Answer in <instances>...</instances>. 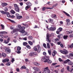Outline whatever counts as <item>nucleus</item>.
<instances>
[{"instance_id": "nucleus-1", "label": "nucleus", "mask_w": 73, "mask_h": 73, "mask_svg": "<svg viewBox=\"0 0 73 73\" xmlns=\"http://www.w3.org/2000/svg\"><path fill=\"white\" fill-rule=\"evenodd\" d=\"M53 33H51V34H49L48 33H47L46 34V37L47 38V40H46V41L47 42H50L51 40H49V38L50 37H52V35Z\"/></svg>"}, {"instance_id": "nucleus-2", "label": "nucleus", "mask_w": 73, "mask_h": 73, "mask_svg": "<svg viewBox=\"0 0 73 73\" xmlns=\"http://www.w3.org/2000/svg\"><path fill=\"white\" fill-rule=\"evenodd\" d=\"M42 59L44 60V62H46L48 61V60L49 59V57L48 56H45L42 57Z\"/></svg>"}, {"instance_id": "nucleus-3", "label": "nucleus", "mask_w": 73, "mask_h": 73, "mask_svg": "<svg viewBox=\"0 0 73 73\" xmlns=\"http://www.w3.org/2000/svg\"><path fill=\"white\" fill-rule=\"evenodd\" d=\"M50 70L48 69V67L45 68L43 71V73H49Z\"/></svg>"}, {"instance_id": "nucleus-4", "label": "nucleus", "mask_w": 73, "mask_h": 73, "mask_svg": "<svg viewBox=\"0 0 73 73\" xmlns=\"http://www.w3.org/2000/svg\"><path fill=\"white\" fill-rule=\"evenodd\" d=\"M14 7L16 11V12H19L20 9H19V7L18 5L16 4H15Z\"/></svg>"}, {"instance_id": "nucleus-5", "label": "nucleus", "mask_w": 73, "mask_h": 73, "mask_svg": "<svg viewBox=\"0 0 73 73\" xmlns=\"http://www.w3.org/2000/svg\"><path fill=\"white\" fill-rule=\"evenodd\" d=\"M60 52L61 53H62V54H66L68 53V51L66 49L64 50L63 51L60 50Z\"/></svg>"}, {"instance_id": "nucleus-6", "label": "nucleus", "mask_w": 73, "mask_h": 73, "mask_svg": "<svg viewBox=\"0 0 73 73\" xmlns=\"http://www.w3.org/2000/svg\"><path fill=\"white\" fill-rule=\"evenodd\" d=\"M42 11H45V9H53V8L48 7H42Z\"/></svg>"}, {"instance_id": "nucleus-7", "label": "nucleus", "mask_w": 73, "mask_h": 73, "mask_svg": "<svg viewBox=\"0 0 73 73\" xmlns=\"http://www.w3.org/2000/svg\"><path fill=\"white\" fill-rule=\"evenodd\" d=\"M62 29L61 27H59L57 31H56V33L58 35H59L60 34V32L62 31Z\"/></svg>"}, {"instance_id": "nucleus-8", "label": "nucleus", "mask_w": 73, "mask_h": 73, "mask_svg": "<svg viewBox=\"0 0 73 73\" xmlns=\"http://www.w3.org/2000/svg\"><path fill=\"white\" fill-rule=\"evenodd\" d=\"M37 55V54L35 52H31L29 53V56L31 57H32L33 56H36Z\"/></svg>"}, {"instance_id": "nucleus-9", "label": "nucleus", "mask_w": 73, "mask_h": 73, "mask_svg": "<svg viewBox=\"0 0 73 73\" xmlns=\"http://www.w3.org/2000/svg\"><path fill=\"white\" fill-rule=\"evenodd\" d=\"M20 33H22V35L23 36H25L27 34V32L25 31H21Z\"/></svg>"}, {"instance_id": "nucleus-10", "label": "nucleus", "mask_w": 73, "mask_h": 73, "mask_svg": "<svg viewBox=\"0 0 73 73\" xmlns=\"http://www.w3.org/2000/svg\"><path fill=\"white\" fill-rule=\"evenodd\" d=\"M19 31V29H14L13 31L11 32V33L13 34L15 32H18Z\"/></svg>"}, {"instance_id": "nucleus-11", "label": "nucleus", "mask_w": 73, "mask_h": 73, "mask_svg": "<svg viewBox=\"0 0 73 73\" xmlns=\"http://www.w3.org/2000/svg\"><path fill=\"white\" fill-rule=\"evenodd\" d=\"M56 29V27H50L49 28V31H55Z\"/></svg>"}, {"instance_id": "nucleus-12", "label": "nucleus", "mask_w": 73, "mask_h": 73, "mask_svg": "<svg viewBox=\"0 0 73 73\" xmlns=\"http://www.w3.org/2000/svg\"><path fill=\"white\" fill-rule=\"evenodd\" d=\"M66 21L67 23V25H69L70 24V20L67 19L66 20Z\"/></svg>"}, {"instance_id": "nucleus-13", "label": "nucleus", "mask_w": 73, "mask_h": 73, "mask_svg": "<svg viewBox=\"0 0 73 73\" xmlns=\"http://www.w3.org/2000/svg\"><path fill=\"white\" fill-rule=\"evenodd\" d=\"M9 61V59H3L2 60V62H3V63H4V62H8Z\"/></svg>"}, {"instance_id": "nucleus-14", "label": "nucleus", "mask_w": 73, "mask_h": 73, "mask_svg": "<svg viewBox=\"0 0 73 73\" xmlns=\"http://www.w3.org/2000/svg\"><path fill=\"white\" fill-rule=\"evenodd\" d=\"M37 47L38 48V50H37V52H38V53H40V51H41V48H40V45H37Z\"/></svg>"}, {"instance_id": "nucleus-15", "label": "nucleus", "mask_w": 73, "mask_h": 73, "mask_svg": "<svg viewBox=\"0 0 73 73\" xmlns=\"http://www.w3.org/2000/svg\"><path fill=\"white\" fill-rule=\"evenodd\" d=\"M63 12L66 15V16H68V17H71V16H70V15L68 13H67L65 12V11H63Z\"/></svg>"}, {"instance_id": "nucleus-16", "label": "nucleus", "mask_w": 73, "mask_h": 73, "mask_svg": "<svg viewBox=\"0 0 73 73\" xmlns=\"http://www.w3.org/2000/svg\"><path fill=\"white\" fill-rule=\"evenodd\" d=\"M0 12H1V13H3V14H5V15L9 14V13L6 12H4V11H0Z\"/></svg>"}, {"instance_id": "nucleus-17", "label": "nucleus", "mask_w": 73, "mask_h": 73, "mask_svg": "<svg viewBox=\"0 0 73 73\" xmlns=\"http://www.w3.org/2000/svg\"><path fill=\"white\" fill-rule=\"evenodd\" d=\"M25 28L24 27H21V29L19 30V32H20V31H24V30L25 29Z\"/></svg>"}, {"instance_id": "nucleus-18", "label": "nucleus", "mask_w": 73, "mask_h": 73, "mask_svg": "<svg viewBox=\"0 0 73 73\" xmlns=\"http://www.w3.org/2000/svg\"><path fill=\"white\" fill-rule=\"evenodd\" d=\"M27 5L31 7V6H32V3H31L30 2H28L27 3Z\"/></svg>"}, {"instance_id": "nucleus-19", "label": "nucleus", "mask_w": 73, "mask_h": 73, "mask_svg": "<svg viewBox=\"0 0 73 73\" xmlns=\"http://www.w3.org/2000/svg\"><path fill=\"white\" fill-rule=\"evenodd\" d=\"M57 54V52L56 51H54L52 53V55L53 57H54L55 55Z\"/></svg>"}, {"instance_id": "nucleus-20", "label": "nucleus", "mask_w": 73, "mask_h": 73, "mask_svg": "<svg viewBox=\"0 0 73 73\" xmlns=\"http://www.w3.org/2000/svg\"><path fill=\"white\" fill-rule=\"evenodd\" d=\"M57 17V16L56 14H54L51 16V17L53 19H56Z\"/></svg>"}, {"instance_id": "nucleus-21", "label": "nucleus", "mask_w": 73, "mask_h": 73, "mask_svg": "<svg viewBox=\"0 0 73 73\" xmlns=\"http://www.w3.org/2000/svg\"><path fill=\"white\" fill-rule=\"evenodd\" d=\"M33 69L34 70L36 71H38L39 70V68L37 67H33Z\"/></svg>"}, {"instance_id": "nucleus-22", "label": "nucleus", "mask_w": 73, "mask_h": 73, "mask_svg": "<svg viewBox=\"0 0 73 73\" xmlns=\"http://www.w3.org/2000/svg\"><path fill=\"white\" fill-rule=\"evenodd\" d=\"M68 64L69 65H71V66H72V65H73V62H71V61H70H70L68 62Z\"/></svg>"}, {"instance_id": "nucleus-23", "label": "nucleus", "mask_w": 73, "mask_h": 73, "mask_svg": "<svg viewBox=\"0 0 73 73\" xmlns=\"http://www.w3.org/2000/svg\"><path fill=\"white\" fill-rule=\"evenodd\" d=\"M69 61H70V60L69 59H67L64 61V64H67L68 62V63Z\"/></svg>"}, {"instance_id": "nucleus-24", "label": "nucleus", "mask_w": 73, "mask_h": 73, "mask_svg": "<svg viewBox=\"0 0 73 73\" xmlns=\"http://www.w3.org/2000/svg\"><path fill=\"white\" fill-rule=\"evenodd\" d=\"M7 33H8L5 31H2L0 33V34H2V35H5V34H7Z\"/></svg>"}, {"instance_id": "nucleus-25", "label": "nucleus", "mask_w": 73, "mask_h": 73, "mask_svg": "<svg viewBox=\"0 0 73 73\" xmlns=\"http://www.w3.org/2000/svg\"><path fill=\"white\" fill-rule=\"evenodd\" d=\"M49 22L50 23H51L52 24V23H53V19H49Z\"/></svg>"}, {"instance_id": "nucleus-26", "label": "nucleus", "mask_w": 73, "mask_h": 73, "mask_svg": "<svg viewBox=\"0 0 73 73\" xmlns=\"http://www.w3.org/2000/svg\"><path fill=\"white\" fill-rule=\"evenodd\" d=\"M8 5V4L6 3H2V6L4 7V6H6V5Z\"/></svg>"}, {"instance_id": "nucleus-27", "label": "nucleus", "mask_w": 73, "mask_h": 73, "mask_svg": "<svg viewBox=\"0 0 73 73\" xmlns=\"http://www.w3.org/2000/svg\"><path fill=\"white\" fill-rule=\"evenodd\" d=\"M47 48L48 49H50V44L49 43H47Z\"/></svg>"}, {"instance_id": "nucleus-28", "label": "nucleus", "mask_w": 73, "mask_h": 73, "mask_svg": "<svg viewBox=\"0 0 73 73\" xmlns=\"http://www.w3.org/2000/svg\"><path fill=\"white\" fill-rule=\"evenodd\" d=\"M34 65H36V66H39V65H40V64H39V63H38L36 62H34Z\"/></svg>"}, {"instance_id": "nucleus-29", "label": "nucleus", "mask_w": 73, "mask_h": 73, "mask_svg": "<svg viewBox=\"0 0 73 73\" xmlns=\"http://www.w3.org/2000/svg\"><path fill=\"white\" fill-rule=\"evenodd\" d=\"M68 35H64L63 36V38L64 40H66V39H67V38H68Z\"/></svg>"}, {"instance_id": "nucleus-30", "label": "nucleus", "mask_w": 73, "mask_h": 73, "mask_svg": "<svg viewBox=\"0 0 73 73\" xmlns=\"http://www.w3.org/2000/svg\"><path fill=\"white\" fill-rule=\"evenodd\" d=\"M21 48L20 46H18L17 48V51H19L21 50Z\"/></svg>"}, {"instance_id": "nucleus-31", "label": "nucleus", "mask_w": 73, "mask_h": 73, "mask_svg": "<svg viewBox=\"0 0 73 73\" xmlns=\"http://www.w3.org/2000/svg\"><path fill=\"white\" fill-rule=\"evenodd\" d=\"M22 17H22V16H20L19 15V16L17 17V19H21V18H22Z\"/></svg>"}, {"instance_id": "nucleus-32", "label": "nucleus", "mask_w": 73, "mask_h": 73, "mask_svg": "<svg viewBox=\"0 0 73 73\" xmlns=\"http://www.w3.org/2000/svg\"><path fill=\"white\" fill-rule=\"evenodd\" d=\"M2 55L3 57H6V56H7L6 54L4 53H2Z\"/></svg>"}, {"instance_id": "nucleus-33", "label": "nucleus", "mask_w": 73, "mask_h": 73, "mask_svg": "<svg viewBox=\"0 0 73 73\" xmlns=\"http://www.w3.org/2000/svg\"><path fill=\"white\" fill-rule=\"evenodd\" d=\"M11 65V62H8L6 64V65L7 66H10Z\"/></svg>"}, {"instance_id": "nucleus-34", "label": "nucleus", "mask_w": 73, "mask_h": 73, "mask_svg": "<svg viewBox=\"0 0 73 73\" xmlns=\"http://www.w3.org/2000/svg\"><path fill=\"white\" fill-rule=\"evenodd\" d=\"M17 27L19 29H20L21 28V26L20 25H18L17 26Z\"/></svg>"}, {"instance_id": "nucleus-35", "label": "nucleus", "mask_w": 73, "mask_h": 73, "mask_svg": "<svg viewBox=\"0 0 73 73\" xmlns=\"http://www.w3.org/2000/svg\"><path fill=\"white\" fill-rule=\"evenodd\" d=\"M4 42L5 44H8V42H9V41H7V40H5L4 41Z\"/></svg>"}, {"instance_id": "nucleus-36", "label": "nucleus", "mask_w": 73, "mask_h": 73, "mask_svg": "<svg viewBox=\"0 0 73 73\" xmlns=\"http://www.w3.org/2000/svg\"><path fill=\"white\" fill-rule=\"evenodd\" d=\"M48 52L50 56L51 55V50H48Z\"/></svg>"}, {"instance_id": "nucleus-37", "label": "nucleus", "mask_w": 73, "mask_h": 73, "mask_svg": "<svg viewBox=\"0 0 73 73\" xmlns=\"http://www.w3.org/2000/svg\"><path fill=\"white\" fill-rule=\"evenodd\" d=\"M47 63L48 64H50L51 63H52V61L49 59L47 60Z\"/></svg>"}, {"instance_id": "nucleus-38", "label": "nucleus", "mask_w": 73, "mask_h": 73, "mask_svg": "<svg viewBox=\"0 0 73 73\" xmlns=\"http://www.w3.org/2000/svg\"><path fill=\"white\" fill-rule=\"evenodd\" d=\"M34 50L35 51H37V47L36 46H35L33 48Z\"/></svg>"}, {"instance_id": "nucleus-39", "label": "nucleus", "mask_w": 73, "mask_h": 73, "mask_svg": "<svg viewBox=\"0 0 73 73\" xmlns=\"http://www.w3.org/2000/svg\"><path fill=\"white\" fill-rule=\"evenodd\" d=\"M31 7L30 6H27L26 7H25V9L26 10H27L28 9H29Z\"/></svg>"}, {"instance_id": "nucleus-40", "label": "nucleus", "mask_w": 73, "mask_h": 73, "mask_svg": "<svg viewBox=\"0 0 73 73\" xmlns=\"http://www.w3.org/2000/svg\"><path fill=\"white\" fill-rule=\"evenodd\" d=\"M11 13L12 14H15V11L13 10H12L11 11Z\"/></svg>"}, {"instance_id": "nucleus-41", "label": "nucleus", "mask_w": 73, "mask_h": 73, "mask_svg": "<svg viewBox=\"0 0 73 73\" xmlns=\"http://www.w3.org/2000/svg\"><path fill=\"white\" fill-rule=\"evenodd\" d=\"M28 43L30 44V45H33V42H31V41H29L28 42Z\"/></svg>"}, {"instance_id": "nucleus-42", "label": "nucleus", "mask_w": 73, "mask_h": 73, "mask_svg": "<svg viewBox=\"0 0 73 73\" xmlns=\"http://www.w3.org/2000/svg\"><path fill=\"white\" fill-rule=\"evenodd\" d=\"M7 20H9L10 21H11V22H12V23H15V21H14L11 20V19H7Z\"/></svg>"}, {"instance_id": "nucleus-43", "label": "nucleus", "mask_w": 73, "mask_h": 73, "mask_svg": "<svg viewBox=\"0 0 73 73\" xmlns=\"http://www.w3.org/2000/svg\"><path fill=\"white\" fill-rule=\"evenodd\" d=\"M43 46L46 49L47 48V47H46V44L45 43H44L43 44Z\"/></svg>"}, {"instance_id": "nucleus-44", "label": "nucleus", "mask_w": 73, "mask_h": 73, "mask_svg": "<svg viewBox=\"0 0 73 73\" xmlns=\"http://www.w3.org/2000/svg\"><path fill=\"white\" fill-rule=\"evenodd\" d=\"M23 44L24 46H25L28 44V43L27 42H23Z\"/></svg>"}, {"instance_id": "nucleus-45", "label": "nucleus", "mask_w": 73, "mask_h": 73, "mask_svg": "<svg viewBox=\"0 0 73 73\" xmlns=\"http://www.w3.org/2000/svg\"><path fill=\"white\" fill-rule=\"evenodd\" d=\"M26 46L27 48H28V49H31V46H30L29 45H26Z\"/></svg>"}, {"instance_id": "nucleus-46", "label": "nucleus", "mask_w": 73, "mask_h": 73, "mask_svg": "<svg viewBox=\"0 0 73 73\" xmlns=\"http://www.w3.org/2000/svg\"><path fill=\"white\" fill-rule=\"evenodd\" d=\"M9 49V48H7V47H5V51L7 52V51Z\"/></svg>"}, {"instance_id": "nucleus-47", "label": "nucleus", "mask_w": 73, "mask_h": 73, "mask_svg": "<svg viewBox=\"0 0 73 73\" xmlns=\"http://www.w3.org/2000/svg\"><path fill=\"white\" fill-rule=\"evenodd\" d=\"M61 35H58L57 37L59 39H60V38H62V37H61Z\"/></svg>"}, {"instance_id": "nucleus-48", "label": "nucleus", "mask_w": 73, "mask_h": 73, "mask_svg": "<svg viewBox=\"0 0 73 73\" xmlns=\"http://www.w3.org/2000/svg\"><path fill=\"white\" fill-rule=\"evenodd\" d=\"M55 40L56 41V42L59 41L60 39H58V38H56L55 39Z\"/></svg>"}, {"instance_id": "nucleus-49", "label": "nucleus", "mask_w": 73, "mask_h": 73, "mask_svg": "<svg viewBox=\"0 0 73 73\" xmlns=\"http://www.w3.org/2000/svg\"><path fill=\"white\" fill-rule=\"evenodd\" d=\"M64 68H62V70H61V73H64Z\"/></svg>"}, {"instance_id": "nucleus-50", "label": "nucleus", "mask_w": 73, "mask_h": 73, "mask_svg": "<svg viewBox=\"0 0 73 73\" xmlns=\"http://www.w3.org/2000/svg\"><path fill=\"white\" fill-rule=\"evenodd\" d=\"M11 61V62H12V63H13V62L15 61V59H14V58H12V59Z\"/></svg>"}, {"instance_id": "nucleus-51", "label": "nucleus", "mask_w": 73, "mask_h": 73, "mask_svg": "<svg viewBox=\"0 0 73 73\" xmlns=\"http://www.w3.org/2000/svg\"><path fill=\"white\" fill-rule=\"evenodd\" d=\"M70 37H73V34H71L69 36Z\"/></svg>"}, {"instance_id": "nucleus-52", "label": "nucleus", "mask_w": 73, "mask_h": 73, "mask_svg": "<svg viewBox=\"0 0 73 73\" xmlns=\"http://www.w3.org/2000/svg\"><path fill=\"white\" fill-rule=\"evenodd\" d=\"M68 46L70 48H73L72 45V44L71 45H69Z\"/></svg>"}, {"instance_id": "nucleus-53", "label": "nucleus", "mask_w": 73, "mask_h": 73, "mask_svg": "<svg viewBox=\"0 0 73 73\" xmlns=\"http://www.w3.org/2000/svg\"><path fill=\"white\" fill-rule=\"evenodd\" d=\"M4 11L5 12H7L8 11V8L6 7L5 9H4Z\"/></svg>"}, {"instance_id": "nucleus-54", "label": "nucleus", "mask_w": 73, "mask_h": 73, "mask_svg": "<svg viewBox=\"0 0 73 73\" xmlns=\"http://www.w3.org/2000/svg\"><path fill=\"white\" fill-rule=\"evenodd\" d=\"M19 16H20V15L19 14L17 13H16V17H18Z\"/></svg>"}, {"instance_id": "nucleus-55", "label": "nucleus", "mask_w": 73, "mask_h": 73, "mask_svg": "<svg viewBox=\"0 0 73 73\" xmlns=\"http://www.w3.org/2000/svg\"><path fill=\"white\" fill-rule=\"evenodd\" d=\"M70 68V67L69 66H68L67 67V69L68 71H69V69Z\"/></svg>"}, {"instance_id": "nucleus-56", "label": "nucleus", "mask_w": 73, "mask_h": 73, "mask_svg": "<svg viewBox=\"0 0 73 73\" xmlns=\"http://www.w3.org/2000/svg\"><path fill=\"white\" fill-rule=\"evenodd\" d=\"M21 68H22V69H25V66H22L21 67Z\"/></svg>"}, {"instance_id": "nucleus-57", "label": "nucleus", "mask_w": 73, "mask_h": 73, "mask_svg": "<svg viewBox=\"0 0 73 73\" xmlns=\"http://www.w3.org/2000/svg\"><path fill=\"white\" fill-rule=\"evenodd\" d=\"M1 27H2V29H4V26L3 25H1Z\"/></svg>"}, {"instance_id": "nucleus-58", "label": "nucleus", "mask_w": 73, "mask_h": 73, "mask_svg": "<svg viewBox=\"0 0 73 73\" xmlns=\"http://www.w3.org/2000/svg\"><path fill=\"white\" fill-rule=\"evenodd\" d=\"M6 52H8V53H11V49H9L8 50H7Z\"/></svg>"}, {"instance_id": "nucleus-59", "label": "nucleus", "mask_w": 73, "mask_h": 73, "mask_svg": "<svg viewBox=\"0 0 73 73\" xmlns=\"http://www.w3.org/2000/svg\"><path fill=\"white\" fill-rule=\"evenodd\" d=\"M29 38H30V39H31V40H32V39L33 38V37L32 36H29Z\"/></svg>"}, {"instance_id": "nucleus-60", "label": "nucleus", "mask_w": 73, "mask_h": 73, "mask_svg": "<svg viewBox=\"0 0 73 73\" xmlns=\"http://www.w3.org/2000/svg\"><path fill=\"white\" fill-rule=\"evenodd\" d=\"M58 60L60 62H61V61H63L62 60V59H61V58H59Z\"/></svg>"}, {"instance_id": "nucleus-61", "label": "nucleus", "mask_w": 73, "mask_h": 73, "mask_svg": "<svg viewBox=\"0 0 73 73\" xmlns=\"http://www.w3.org/2000/svg\"><path fill=\"white\" fill-rule=\"evenodd\" d=\"M61 41H60L59 42H57V44H58V45H60V44H61Z\"/></svg>"}, {"instance_id": "nucleus-62", "label": "nucleus", "mask_w": 73, "mask_h": 73, "mask_svg": "<svg viewBox=\"0 0 73 73\" xmlns=\"http://www.w3.org/2000/svg\"><path fill=\"white\" fill-rule=\"evenodd\" d=\"M54 72H55L56 73H58V71L56 70H55Z\"/></svg>"}, {"instance_id": "nucleus-63", "label": "nucleus", "mask_w": 73, "mask_h": 73, "mask_svg": "<svg viewBox=\"0 0 73 73\" xmlns=\"http://www.w3.org/2000/svg\"><path fill=\"white\" fill-rule=\"evenodd\" d=\"M17 53L18 54H20V53H21V51H18L17 52Z\"/></svg>"}, {"instance_id": "nucleus-64", "label": "nucleus", "mask_w": 73, "mask_h": 73, "mask_svg": "<svg viewBox=\"0 0 73 73\" xmlns=\"http://www.w3.org/2000/svg\"><path fill=\"white\" fill-rule=\"evenodd\" d=\"M25 62H27V61H29V60L27 58L25 59Z\"/></svg>"}]
</instances>
